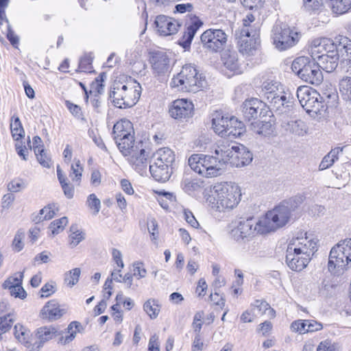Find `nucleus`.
Wrapping results in <instances>:
<instances>
[{
  "label": "nucleus",
  "mask_w": 351,
  "mask_h": 351,
  "mask_svg": "<svg viewBox=\"0 0 351 351\" xmlns=\"http://www.w3.org/2000/svg\"><path fill=\"white\" fill-rule=\"evenodd\" d=\"M318 250V240L311 234L302 231L289 241L285 261L290 269L301 271L305 269Z\"/></svg>",
  "instance_id": "1"
},
{
  "label": "nucleus",
  "mask_w": 351,
  "mask_h": 351,
  "mask_svg": "<svg viewBox=\"0 0 351 351\" xmlns=\"http://www.w3.org/2000/svg\"><path fill=\"white\" fill-rule=\"evenodd\" d=\"M241 196V187L237 183L219 182L211 188L206 202L213 210L226 213L237 207Z\"/></svg>",
  "instance_id": "2"
},
{
  "label": "nucleus",
  "mask_w": 351,
  "mask_h": 351,
  "mask_svg": "<svg viewBox=\"0 0 351 351\" xmlns=\"http://www.w3.org/2000/svg\"><path fill=\"white\" fill-rule=\"evenodd\" d=\"M337 48L317 59L320 68L328 73L333 71L340 64L346 72L351 73V40L346 36L336 37Z\"/></svg>",
  "instance_id": "3"
},
{
  "label": "nucleus",
  "mask_w": 351,
  "mask_h": 351,
  "mask_svg": "<svg viewBox=\"0 0 351 351\" xmlns=\"http://www.w3.org/2000/svg\"><path fill=\"white\" fill-rule=\"evenodd\" d=\"M116 143L121 154L127 158L128 161L140 174L143 175L148 165L149 153L145 150L142 141L135 142L134 135L128 139V136L114 138Z\"/></svg>",
  "instance_id": "4"
},
{
  "label": "nucleus",
  "mask_w": 351,
  "mask_h": 351,
  "mask_svg": "<svg viewBox=\"0 0 351 351\" xmlns=\"http://www.w3.org/2000/svg\"><path fill=\"white\" fill-rule=\"evenodd\" d=\"M224 160L222 155L219 154H194L189 158L188 163L191 169L197 174L204 178H212L222 174L225 169Z\"/></svg>",
  "instance_id": "5"
},
{
  "label": "nucleus",
  "mask_w": 351,
  "mask_h": 351,
  "mask_svg": "<svg viewBox=\"0 0 351 351\" xmlns=\"http://www.w3.org/2000/svg\"><path fill=\"white\" fill-rule=\"evenodd\" d=\"M141 93V86L135 80L130 78L125 82H115L110 97L114 105L119 108H130L136 104Z\"/></svg>",
  "instance_id": "6"
},
{
  "label": "nucleus",
  "mask_w": 351,
  "mask_h": 351,
  "mask_svg": "<svg viewBox=\"0 0 351 351\" xmlns=\"http://www.w3.org/2000/svg\"><path fill=\"white\" fill-rule=\"evenodd\" d=\"M206 85L205 77L192 64H185L171 82L172 87L188 93H197Z\"/></svg>",
  "instance_id": "7"
},
{
  "label": "nucleus",
  "mask_w": 351,
  "mask_h": 351,
  "mask_svg": "<svg viewBox=\"0 0 351 351\" xmlns=\"http://www.w3.org/2000/svg\"><path fill=\"white\" fill-rule=\"evenodd\" d=\"M255 20L252 14H247L243 19V27L236 34L239 51L245 56H254L259 45L256 28L251 23Z\"/></svg>",
  "instance_id": "8"
},
{
  "label": "nucleus",
  "mask_w": 351,
  "mask_h": 351,
  "mask_svg": "<svg viewBox=\"0 0 351 351\" xmlns=\"http://www.w3.org/2000/svg\"><path fill=\"white\" fill-rule=\"evenodd\" d=\"M215 154L222 155L225 166L230 163L235 167H243L250 165L253 159L252 154L243 145L230 146L222 143L217 145Z\"/></svg>",
  "instance_id": "9"
},
{
  "label": "nucleus",
  "mask_w": 351,
  "mask_h": 351,
  "mask_svg": "<svg viewBox=\"0 0 351 351\" xmlns=\"http://www.w3.org/2000/svg\"><path fill=\"white\" fill-rule=\"evenodd\" d=\"M297 97L302 107L313 117L322 114L326 110V105L321 95L308 86L298 87Z\"/></svg>",
  "instance_id": "10"
},
{
  "label": "nucleus",
  "mask_w": 351,
  "mask_h": 351,
  "mask_svg": "<svg viewBox=\"0 0 351 351\" xmlns=\"http://www.w3.org/2000/svg\"><path fill=\"white\" fill-rule=\"evenodd\" d=\"M303 201L302 197H293L281 202L267 213L277 230L285 227L291 219L292 213Z\"/></svg>",
  "instance_id": "11"
},
{
  "label": "nucleus",
  "mask_w": 351,
  "mask_h": 351,
  "mask_svg": "<svg viewBox=\"0 0 351 351\" xmlns=\"http://www.w3.org/2000/svg\"><path fill=\"white\" fill-rule=\"evenodd\" d=\"M273 43L280 51L286 50L299 40V34L286 25H276L272 30Z\"/></svg>",
  "instance_id": "12"
},
{
  "label": "nucleus",
  "mask_w": 351,
  "mask_h": 351,
  "mask_svg": "<svg viewBox=\"0 0 351 351\" xmlns=\"http://www.w3.org/2000/svg\"><path fill=\"white\" fill-rule=\"evenodd\" d=\"M228 230L230 238L239 243L250 240L256 236L252 219L232 221L228 225Z\"/></svg>",
  "instance_id": "13"
},
{
  "label": "nucleus",
  "mask_w": 351,
  "mask_h": 351,
  "mask_svg": "<svg viewBox=\"0 0 351 351\" xmlns=\"http://www.w3.org/2000/svg\"><path fill=\"white\" fill-rule=\"evenodd\" d=\"M201 41L206 49L217 52L223 49L226 45L227 35L222 29H209L202 34Z\"/></svg>",
  "instance_id": "14"
},
{
  "label": "nucleus",
  "mask_w": 351,
  "mask_h": 351,
  "mask_svg": "<svg viewBox=\"0 0 351 351\" xmlns=\"http://www.w3.org/2000/svg\"><path fill=\"white\" fill-rule=\"evenodd\" d=\"M346 256L338 253V250L335 247H332L328 263V269L331 274L341 276L351 267V261L346 260Z\"/></svg>",
  "instance_id": "15"
},
{
  "label": "nucleus",
  "mask_w": 351,
  "mask_h": 351,
  "mask_svg": "<svg viewBox=\"0 0 351 351\" xmlns=\"http://www.w3.org/2000/svg\"><path fill=\"white\" fill-rule=\"evenodd\" d=\"M194 105L186 99H179L173 101L169 107L170 116L178 120L186 121L193 115Z\"/></svg>",
  "instance_id": "16"
},
{
  "label": "nucleus",
  "mask_w": 351,
  "mask_h": 351,
  "mask_svg": "<svg viewBox=\"0 0 351 351\" xmlns=\"http://www.w3.org/2000/svg\"><path fill=\"white\" fill-rule=\"evenodd\" d=\"M337 48V42L327 38H317L313 39L308 47L311 58L316 60L323 54L331 52Z\"/></svg>",
  "instance_id": "17"
},
{
  "label": "nucleus",
  "mask_w": 351,
  "mask_h": 351,
  "mask_svg": "<svg viewBox=\"0 0 351 351\" xmlns=\"http://www.w3.org/2000/svg\"><path fill=\"white\" fill-rule=\"evenodd\" d=\"M155 25L158 33L162 36L176 34L180 26L176 20L165 15L158 16L155 20Z\"/></svg>",
  "instance_id": "18"
},
{
  "label": "nucleus",
  "mask_w": 351,
  "mask_h": 351,
  "mask_svg": "<svg viewBox=\"0 0 351 351\" xmlns=\"http://www.w3.org/2000/svg\"><path fill=\"white\" fill-rule=\"evenodd\" d=\"M66 313V308L55 300L47 302L40 311V317L49 322L56 321L61 318Z\"/></svg>",
  "instance_id": "19"
},
{
  "label": "nucleus",
  "mask_w": 351,
  "mask_h": 351,
  "mask_svg": "<svg viewBox=\"0 0 351 351\" xmlns=\"http://www.w3.org/2000/svg\"><path fill=\"white\" fill-rule=\"evenodd\" d=\"M58 330L53 326L38 328L36 332L37 340L33 343L30 351H39L43 345L57 336Z\"/></svg>",
  "instance_id": "20"
},
{
  "label": "nucleus",
  "mask_w": 351,
  "mask_h": 351,
  "mask_svg": "<svg viewBox=\"0 0 351 351\" xmlns=\"http://www.w3.org/2000/svg\"><path fill=\"white\" fill-rule=\"evenodd\" d=\"M152 68L157 75H165L170 70V59L168 56L162 51L152 53L150 58Z\"/></svg>",
  "instance_id": "21"
},
{
  "label": "nucleus",
  "mask_w": 351,
  "mask_h": 351,
  "mask_svg": "<svg viewBox=\"0 0 351 351\" xmlns=\"http://www.w3.org/2000/svg\"><path fill=\"white\" fill-rule=\"evenodd\" d=\"M265 104L257 98L246 99L242 106V112L247 120L256 119L262 114Z\"/></svg>",
  "instance_id": "22"
},
{
  "label": "nucleus",
  "mask_w": 351,
  "mask_h": 351,
  "mask_svg": "<svg viewBox=\"0 0 351 351\" xmlns=\"http://www.w3.org/2000/svg\"><path fill=\"white\" fill-rule=\"evenodd\" d=\"M224 67L229 71L230 75H239L243 73V66L239 60L238 53L235 51H226L222 57Z\"/></svg>",
  "instance_id": "23"
},
{
  "label": "nucleus",
  "mask_w": 351,
  "mask_h": 351,
  "mask_svg": "<svg viewBox=\"0 0 351 351\" xmlns=\"http://www.w3.org/2000/svg\"><path fill=\"white\" fill-rule=\"evenodd\" d=\"M306 69L300 78L306 83L319 85L323 80V75L315 60H313Z\"/></svg>",
  "instance_id": "24"
},
{
  "label": "nucleus",
  "mask_w": 351,
  "mask_h": 351,
  "mask_svg": "<svg viewBox=\"0 0 351 351\" xmlns=\"http://www.w3.org/2000/svg\"><path fill=\"white\" fill-rule=\"evenodd\" d=\"M276 230L277 229L267 212L265 215L260 217L256 222H254V231L256 235H265Z\"/></svg>",
  "instance_id": "25"
},
{
  "label": "nucleus",
  "mask_w": 351,
  "mask_h": 351,
  "mask_svg": "<svg viewBox=\"0 0 351 351\" xmlns=\"http://www.w3.org/2000/svg\"><path fill=\"white\" fill-rule=\"evenodd\" d=\"M202 25V23L199 19L194 18L191 19V22L188 23L186 25V30L184 32L182 40L179 42L180 45L185 49L189 47L195 34Z\"/></svg>",
  "instance_id": "26"
},
{
  "label": "nucleus",
  "mask_w": 351,
  "mask_h": 351,
  "mask_svg": "<svg viewBox=\"0 0 351 351\" xmlns=\"http://www.w3.org/2000/svg\"><path fill=\"white\" fill-rule=\"evenodd\" d=\"M174 160L175 155L173 152L168 147H163L158 149L154 154V162L152 164L172 167Z\"/></svg>",
  "instance_id": "27"
},
{
  "label": "nucleus",
  "mask_w": 351,
  "mask_h": 351,
  "mask_svg": "<svg viewBox=\"0 0 351 351\" xmlns=\"http://www.w3.org/2000/svg\"><path fill=\"white\" fill-rule=\"evenodd\" d=\"M113 133L114 138L119 137V141H121V138L128 136V138H130L131 135H134V130L130 121L123 119L114 125Z\"/></svg>",
  "instance_id": "28"
},
{
  "label": "nucleus",
  "mask_w": 351,
  "mask_h": 351,
  "mask_svg": "<svg viewBox=\"0 0 351 351\" xmlns=\"http://www.w3.org/2000/svg\"><path fill=\"white\" fill-rule=\"evenodd\" d=\"M14 335L19 342L23 344L28 351L31 350L33 343L31 342V331L25 326L16 324L14 327Z\"/></svg>",
  "instance_id": "29"
},
{
  "label": "nucleus",
  "mask_w": 351,
  "mask_h": 351,
  "mask_svg": "<svg viewBox=\"0 0 351 351\" xmlns=\"http://www.w3.org/2000/svg\"><path fill=\"white\" fill-rule=\"evenodd\" d=\"M282 90V85L274 80H268L262 84V95L267 101L274 99V97Z\"/></svg>",
  "instance_id": "30"
},
{
  "label": "nucleus",
  "mask_w": 351,
  "mask_h": 351,
  "mask_svg": "<svg viewBox=\"0 0 351 351\" xmlns=\"http://www.w3.org/2000/svg\"><path fill=\"white\" fill-rule=\"evenodd\" d=\"M230 117L221 112H215L212 115V128L215 132L221 137L226 135L225 125L229 121Z\"/></svg>",
  "instance_id": "31"
},
{
  "label": "nucleus",
  "mask_w": 351,
  "mask_h": 351,
  "mask_svg": "<svg viewBox=\"0 0 351 351\" xmlns=\"http://www.w3.org/2000/svg\"><path fill=\"white\" fill-rule=\"evenodd\" d=\"M149 171L156 181L164 182L170 178L172 173V167L151 164Z\"/></svg>",
  "instance_id": "32"
},
{
  "label": "nucleus",
  "mask_w": 351,
  "mask_h": 351,
  "mask_svg": "<svg viewBox=\"0 0 351 351\" xmlns=\"http://www.w3.org/2000/svg\"><path fill=\"white\" fill-rule=\"evenodd\" d=\"M289 98L290 95L289 93L282 90L274 97L273 99H269L267 101L270 107L275 111L282 112L285 109L288 107L289 105Z\"/></svg>",
  "instance_id": "33"
},
{
  "label": "nucleus",
  "mask_w": 351,
  "mask_h": 351,
  "mask_svg": "<svg viewBox=\"0 0 351 351\" xmlns=\"http://www.w3.org/2000/svg\"><path fill=\"white\" fill-rule=\"evenodd\" d=\"M332 12L337 15L343 14L351 9V0H326Z\"/></svg>",
  "instance_id": "34"
},
{
  "label": "nucleus",
  "mask_w": 351,
  "mask_h": 351,
  "mask_svg": "<svg viewBox=\"0 0 351 351\" xmlns=\"http://www.w3.org/2000/svg\"><path fill=\"white\" fill-rule=\"evenodd\" d=\"M251 307L257 315H267L270 318H274L276 315L275 311L270 305L264 300H255L251 304Z\"/></svg>",
  "instance_id": "35"
},
{
  "label": "nucleus",
  "mask_w": 351,
  "mask_h": 351,
  "mask_svg": "<svg viewBox=\"0 0 351 351\" xmlns=\"http://www.w3.org/2000/svg\"><path fill=\"white\" fill-rule=\"evenodd\" d=\"M343 152L342 147H335L326 155L319 165V170L323 171L332 167L339 158V155Z\"/></svg>",
  "instance_id": "36"
},
{
  "label": "nucleus",
  "mask_w": 351,
  "mask_h": 351,
  "mask_svg": "<svg viewBox=\"0 0 351 351\" xmlns=\"http://www.w3.org/2000/svg\"><path fill=\"white\" fill-rule=\"evenodd\" d=\"M226 135L225 137L230 138H235L240 136L245 132L244 123L238 120V119H232L230 123V128L226 130Z\"/></svg>",
  "instance_id": "37"
},
{
  "label": "nucleus",
  "mask_w": 351,
  "mask_h": 351,
  "mask_svg": "<svg viewBox=\"0 0 351 351\" xmlns=\"http://www.w3.org/2000/svg\"><path fill=\"white\" fill-rule=\"evenodd\" d=\"M313 60L307 56H300L296 58L291 64L292 71L300 77L302 73L306 71V68L308 66L310 63Z\"/></svg>",
  "instance_id": "38"
},
{
  "label": "nucleus",
  "mask_w": 351,
  "mask_h": 351,
  "mask_svg": "<svg viewBox=\"0 0 351 351\" xmlns=\"http://www.w3.org/2000/svg\"><path fill=\"white\" fill-rule=\"evenodd\" d=\"M143 310L151 319L158 317L160 312V306L158 302L154 299H149L143 304Z\"/></svg>",
  "instance_id": "39"
},
{
  "label": "nucleus",
  "mask_w": 351,
  "mask_h": 351,
  "mask_svg": "<svg viewBox=\"0 0 351 351\" xmlns=\"http://www.w3.org/2000/svg\"><path fill=\"white\" fill-rule=\"evenodd\" d=\"M57 176L64 195L69 199L72 198L74 195V188L69 182H67L66 178L63 174V171L59 166L57 167Z\"/></svg>",
  "instance_id": "40"
},
{
  "label": "nucleus",
  "mask_w": 351,
  "mask_h": 351,
  "mask_svg": "<svg viewBox=\"0 0 351 351\" xmlns=\"http://www.w3.org/2000/svg\"><path fill=\"white\" fill-rule=\"evenodd\" d=\"M286 130L298 136H303L306 133V126L301 120L291 121L287 123Z\"/></svg>",
  "instance_id": "41"
},
{
  "label": "nucleus",
  "mask_w": 351,
  "mask_h": 351,
  "mask_svg": "<svg viewBox=\"0 0 351 351\" xmlns=\"http://www.w3.org/2000/svg\"><path fill=\"white\" fill-rule=\"evenodd\" d=\"M252 130L258 134L267 136L272 132L271 124L267 121H256L251 124Z\"/></svg>",
  "instance_id": "42"
},
{
  "label": "nucleus",
  "mask_w": 351,
  "mask_h": 351,
  "mask_svg": "<svg viewBox=\"0 0 351 351\" xmlns=\"http://www.w3.org/2000/svg\"><path fill=\"white\" fill-rule=\"evenodd\" d=\"M339 90L344 100H351V77H344L339 82Z\"/></svg>",
  "instance_id": "43"
},
{
  "label": "nucleus",
  "mask_w": 351,
  "mask_h": 351,
  "mask_svg": "<svg viewBox=\"0 0 351 351\" xmlns=\"http://www.w3.org/2000/svg\"><path fill=\"white\" fill-rule=\"evenodd\" d=\"M70 232L69 236V245L71 248H74L84 239L85 234L81 230H79L77 226H74L71 227Z\"/></svg>",
  "instance_id": "44"
},
{
  "label": "nucleus",
  "mask_w": 351,
  "mask_h": 351,
  "mask_svg": "<svg viewBox=\"0 0 351 351\" xmlns=\"http://www.w3.org/2000/svg\"><path fill=\"white\" fill-rule=\"evenodd\" d=\"M10 130L12 137L16 140H19L24 134V130L22 127L21 121L17 116H13L10 123Z\"/></svg>",
  "instance_id": "45"
},
{
  "label": "nucleus",
  "mask_w": 351,
  "mask_h": 351,
  "mask_svg": "<svg viewBox=\"0 0 351 351\" xmlns=\"http://www.w3.org/2000/svg\"><path fill=\"white\" fill-rule=\"evenodd\" d=\"M83 172V167L81 165L80 161L78 159H74L73 163L71 167V172L69 177L73 182H76L78 185L80 183Z\"/></svg>",
  "instance_id": "46"
},
{
  "label": "nucleus",
  "mask_w": 351,
  "mask_h": 351,
  "mask_svg": "<svg viewBox=\"0 0 351 351\" xmlns=\"http://www.w3.org/2000/svg\"><path fill=\"white\" fill-rule=\"evenodd\" d=\"M67 224L68 219L66 217H63L59 219L54 220L50 223L49 226L51 235L55 236L60 234L64 230Z\"/></svg>",
  "instance_id": "47"
},
{
  "label": "nucleus",
  "mask_w": 351,
  "mask_h": 351,
  "mask_svg": "<svg viewBox=\"0 0 351 351\" xmlns=\"http://www.w3.org/2000/svg\"><path fill=\"white\" fill-rule=\"evenodd\" d=\"M15 319L16 315L14 313H10L0 317V335L8 332L11 328Z\"/></svg>",
  "instance_id": "48"
},
{
  "label": "nucleus",
  "mask_w": 351,
  "mask_h": 351,
  "mask_svg": "<svg viewBox=\"0 0 351 351\" xmlns=\"http://www.w3.org/2000/svg\"><path fill=\"white\" fill-rule=\"evenodd\" d=\"M334 247L338 250V253L344 254L346 260L351 261V239L341 240Z\"/></svg>",
  "instance_id": "49"
},
{
  "label": "nucleus",
  "mask_w": 351,
  "mask_h": 351,
  "mask_svg": "<svg viewBox=\"0 0 351 351\" xmlns=\"http://www.w3.org/2000/svg\"><path fill=\"white\" fill-rule=\"evenodd\" d=\"M86 204L93 215H97L100 211L101 201L95 193L88 196Z\"/></svg>",
  "instance_id": "50"
},
{
  "label": "nucleus",
  "mask_w": 351,
  "mask_h": 351,
  "mask_svg": "<svg viewBox=\"0 0 351 351\" xmlns=\"http://www.w3.org/2000/svg\"><path fill=\"white\" fill-rule=\"evenodd\" d=\"M81 274L80 268H74L64 274V282L67 286L72 287L77 283Z\"/></svg>",
  "instance_id": "51"
},
{
  "label": "nucleus",
  "mask_w": 351,
  "mask_h": 351,
  "mask_svg": "<svg viewBox=\"0 0 351 351\" xmlns=\"http://www.w3.org/2000/svg\"><path fill=\"white\" fill-rule=\"evenodd\" d=\"M159 195L158 201L164 209L167 210L169 207V204L175 201V197L171 193L159 191L157 192Z\"/></svg>",
  "instance_id": "52"
},
{
  "label": "nucleus",
  "mask_w": 351,
  "mask_h": 351,
  "mask_svg": "<svg viewBox=\"0 0 351 351\" xmlns=\"http://www.w3.org/2000/svg\"><path fill=\"white\" fill-rule=\"evenodd\" d=\"M23 273L19 272L9 277L3 283L4 289H10L20 284H22Z\"/></svg>",
  "instance_id": "53"
},
{
  "label": "nucleus",
  "mask_w": 351,
  "mask_h": 351,
  "mask_svg": "<svg viewBox=\"0 0 351 351\" xmlns=\"http://www.w3.org/2000/svg\"><path fill=\"white\" fill-rule=\"evenodd\" d=\"M25 239V232L21 230H19L13 239L12 241V249L15 252H20L24 247L23 240Z\"/></svg>",
  "instance_id": "54"
},
{
  "label": "nucleus",
  "mask_w": 351,
  "mask_h": 351,
  "mask_svg": "<svg viewBox=\"0 0 351 351\" xmlns=\"http://www.w3.org/2000/svg\"><path fill=\"white\" fill-rule=\"evenodd\" d=\"M132 274L134 276H136L138 279L144 278L146 277L147 271L145 268L144 264L142 262H134L132 265Z\"/></svg>",
  "instance_id": "55"
},
{
  "label": "nucleus",
  "mask_w": 351,
  "mask_h": 351,
  "mask_svg": "<svg viewBox=\"0 0 351 351\" xmlns=\"http://www.w3.org/2000/svg\"><path fill=\"white\" fill-rule=\"evenodd\" d=\"M25 187V182L21 179H14L8 184V190L12 193L19 192Z\"/></svg>",
  "instance_id": "56"
},
{
  "label": "nucleus",
  "mask_w": 351,
  "mask_h": 351,
  "mask_svg": "<svg viewBox=\"0 0 351 351\" xmlns=\"http://www.w3.org/2000/svg\"><path fill=\"white\" fill-rule=\"evenodd\" d=\"M39 163L46 168H49L51 165V158L47 155L45 149H40L38 152L35 154Z\"/></svg>",
  "instance_id": "57"
},
{
  "label": "nucleus",
  "mask_w": 351,
  "mask_h": 351,
  "mask_svg": "<svg viewBox=\"0 0 351 351\" xmlns=\"http://www.w3.org/2000/svg\"><path fill=\"white\" fill-rule=\"evenodd\" d=\"M56 210L53 206L49 205L40 210L39 220H49L54 217Z\"/></svg>",
  "instance_id": "58"
},
{
  "label": "nucleus",
  "mask_w": 351,
  "mask_h": 351,
  "mask_svg": "<svg viewBox=\"0 0 351 351\" xmlns=\"http://www.w3.org/2000/svg\"><path fill=\"white\" fill-rule=\"evenodd\" d=\"M83 330L82 324L78 322H71L66 328V332L71 335L73 339L77 336V334L81 332Z\"/></svg>",
  "instance_id": "59"
},
{
  "label": "nucleus",
  "mask_w": 351,
  "mask_h": 351,
  "mask_svg": "<svg viewBox=\"0 0 351 351\" xmlns=\"http://www.w3.org/2000/svg\"><path fill=\"white\" fill-rule=\"evenodd\" d=\"M292 331L299 332L300 334L306 333V320L298 319L294 321L291 325Z\"/></svg>",
  "instance_id": "60"
},
{
  "label": "nucleus",
  "mask_w": 351,
  "mask_h": 351,
  "mask_svg": "<svg viewBox=\"0 0 351 351\" xmlns=\"http://www.w3.org/2000/svg\"><path fill=\"white\" fill-rule=\"evenodd\" d=\"M184 219L185 221L193 228H198L199 226V222L194 217L192 212L188 209H184L183 210Z\"/></svg>",
  "instance_id": "61"
},
{
  "label": "nucleus",
  "mask_w": 351,
  "mask_h": 351,
  "mask_svg": "<svg viewBox=\"0 0 351 351\" xmlns=\"http://www.w3.org/2000/svg\"><path fill=\"white\" fill-rule=\"evenodd\" d=\"M256 317V313L254 311L252 308L247 309L241 315L240 319L243 323H250L252 322Z\"/></svg>",
  "instance_id": "62"
},
{
  "label": "nucleus",
  "mask_w": 351,
  "mask_h": 351,
  "mask_svg": "<svg viewBox=\"0 0 351 351\" xmlns=\"http://www.w3.org/2000/svg\"><path fill=\"white\" fill-rule=\"evenodd\" d=\"M148 351H160V342L158 335L154 334L149 340Z\"/></svg>",
  "instance_id": "63"
},
{
  "label": "nucleus",
  "mask_w": 351,
  "mask_h": 351,
  "mask_svg": "<svg viewBox=\"0 0 351 351\" xmlns=\"http://www.w3.org/2000/svg\"><path fill=\"white\" fill-rule=\"evenodd\" d=\"M204 343L200 334L197 333L192 343L191 351H202Z\"/></svg>",
  "instance_id": "64"
}]
</instances>
